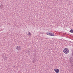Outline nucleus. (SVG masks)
<instances>
[{
  "mask_svg": "<svg viewBox=\"0 0 73 73\" xmlns=\"http://www.w3.org/2000/svg\"><path fill=\"white\" fill-rule=\"evenodd\" d=\"M28 33L29 34H28V35H29V36H31V33L30 32H29V33Z\"/></svg>",
  "mask_w": 73,
  "mask_h": 73,
  "instance_id": "obj_7",
  "label": "nucleus"
},
{
  "mask_svg": "<svg viewBox=\"0 0 73 73\" xmlns=\"http://www.w3.org/2000/svg\"><path fill=\"white\" fill-rule=\"evenodd\" d=\"M54 70L56 73H58L59 72V69L58 68L56 69H54Z\"/></svg>",
  "mask_w": 73,
  "mask_h": 73,
  "instance_id": "obj_3",
  "label": "nucleus"
},
{
  "mask_svg": "<svg viewBox=\"0 0 73 73\" xmlns=\"http://www.w3.org/2000/svg\"><path fill=\"white\" fill-rule=\"evenodd\" d=\"M16 49H17V50H20V49H20V47L19 46H17V47H16Z\"/></svg>",
  "mask_w": 73,
  "mask_h": 73,
  "instance_id": "obj_2",
  "label": "nucleus"
},
{
  "mask_svg": "<svg viewBox=\"0 0 73 73\" xmlns=\"http://www.w3.org/2000/svg\"><path fill=\"white\" fill-rule=\"evenodd\" d=\"M63 52L65 54H68L69 52V50L68 48H65L63 50Z\"/></svg>",
  "mask_w": 73,
  "mask_h": 73,
  "instance_id": "obj_1",
  "label": "nucleus"
},
{
  "mask_svg": "<svg viewBox=\"0 0 73 73\" xmlns=\"http://www.w3.org/2000/svg\"><path fill=\"white\" fill-rule=\"evenodd\" d=\"M33 63H34V62H35L33 61Z\"/></svg>",
  "mask_w": 73,
  "mask_h": 73,
  "instance_id": "obj_9",
  "label": "nucleus"
},
{
  "mask_svg": "<svg viewBox=\"0 0 73 73\" xmlns=\"http://www.w3.org/2000/svg\"><path fill=\"white\" fill-rule=\"evenodd\" d=\"M72 56H73V49L72 50Z\"/></svg>",
  "mask_w": 73,
  "mask_h": 73,
  "instance_id": "obj_8",
  "label": "nucleus"
},
{
  "mask_svg": "<svg viewBox=\"0 0 73 73\" xmlns=\"http://www.w3.org/2000/svg\"><path fill=\"white\" fill-rule=\"evenodd\" d=\"M70 33H73V29H71V30L70 31Z\"/></svg>",
  "mask_w": 73,
  "mask_h": 73,
  "instance_id": "obj_6",
  "label": "nucleus"
},
{
  "mask_svg": "<svg viewBox=\"0 0 73 73\" xmlns=\"http://www.w3.org/2000/svg\"><path fill=\"white\" fill-rule=\"evenodd\" d=\"M50 36H54V33H50Z\"/></svg>",
  "mask_w": 73,
  "mask_h": 73,
  "instance_id": "obj_5",
  "label": "nucleus"
},
{
  "mask_svg": "<svg viewBox=\"0 0 73 73\" xmlns=\"http://www.w3.org/2000/svg\"><path fill=\"white\" fill-rule=\"evenodd\" d=\"M50 33H49L48 32L46 33V34L47 35H48V36H50Z\"/></svg>",
  "mask_w": 73,
  "mask_h": 73,
  "instance_id": "obj_4",
  "label": "nucleus"
}]
</instances>
